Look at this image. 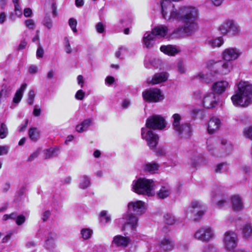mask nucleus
I'll return each instance as SVG.
<instances>
[{
  "mask_svg": "<svg viewBox=\"0 0 252 252\" xmlns=\"http://www.w3.org/2000/svg\"><path fill=\"white\" fill-rule=\"evenodd\" d=\"M199 16L198 9L191 5H183L180 7L179 21L184 25L175 32L180 31L187 35H191L198 29L197 21Z\"/></svg>",
  "mask_w": 252,
  "mask_h": 252,
  "instance_id": "1",
  "label": "nucleus"
},
{
  "mask_svg": "<svg viewBox=\"0 0 252 252\" xmlns=\"http://www.w3.org/2000/svg\"><path fill=\"white\" fill-rule=\"evenodd\" d=\"M231 99L236 107H248L252 103V85L245 81L239 82L238 89Z\"/></svg>",
  "mask_w": 252,
  "mask_h": 252,
  "instance_id": "2",
  "label": "nucleus"
},
{
  "mask_svg": "<svg viewBox=\"0 0 252 252\" xmlns=\"http://www.w3.org/2000/svg\"><path fill=\"white\" fill-rule=\"evenodd\" d=\"M133 190L139 194L149 196L155 195V184L153 180L140 178L132 182Z\"/></svg>",
  "mask_w": 252,
  "mask_h": 252,
  "instance_id": "3",
  "label": "nucleus"
},
{
  "mask_svg": "<svg viewBox=\"0 0 252 252\" xmlns=\"http://www.w3.org/2000/svg\"><path fill=\"white\" fill-rule=\"evenodd\" d=\"M233 66V63L231 62H228L224 60L217 62L211 60L207 63V67L210 70V73L212 76L216 74L227 75L230 72Z\"/></svg>",
  "mask_w": 252,
  "mask_h": 252,
  "instance_id": "4",
  "label": "nucleus"
},
{
  "mask_svg": "<svg viewBox=\"0 0 252 252\" xmlns=\"http://www.w3.org/2000/svg\"><path fill=\"white\" fill-rule=\"evenodd\" d=\"M211 202L219 209H223L229 203V197L226 194L225 189L222 186H216L211 191Z\"/></svg>",
  "mask_w": 252,
  "mask_h": 252,
  "instance_id": "5",
  "label": "nucleus"
},
{
  "mask_svg": "<svg viewBox=\"0 0 252 252\" xmlns=\"http://www.w3.org/2000/svg\"><path fill=\"white\" fill-rule=\"evenodd\" d=\"M172 126L173 129L181 137L189 138L192 134V129L189 123H182V117L179 114L172 115Z\"/></svg>",
  "mask_w": 252,
  "mask_h": 252,
  "instance_id": "6",
  "label": "nucleus"
},
{
  "mask_svg": "<svg viewBox=\"0 0 252 252\" xmlns=\"http://www.w3.org/2000/svg\"><path fill=\"white\" fill-rule=\"evenodd\" d=\"M160 7L163 18L170 22L179 21L180 7L177 8L170 0H161Z\"/></svg>",
  "mask_w": 252,
  "mask_h": 252,
  "instance_id": "7",
  "label": "nucleus"
},
{
  "mask_svg": "<svg viewBox=\"0 0 252 252\" xmlns=\"http://www.w3.org/2000/svg\"><path fill=\"white\" fill-rule=\"evenodd\" d=\"M138 219L131 214H126L122 218L117 219L115 222L118 225H122V230H126L129 227L132 231L136 230L137 226Z\"/></svg>",
  "mask_w": 252,
  "mask_h": 252,
  "instance_id": "8",
  "label": "nucleus"
},
{
  "mask_svg": "<svg viewBox=\"0 0 252 252\" xmlns=\"http://www.w3.org/2000/svg\"><path fill=\"white\" fill-rule=\"evenodd\" d=\"M215 232L210 226H203L197 229L193 234L194 239L202 242L207 243L214 239Z\"/></svg>",
  "mask_w": 252,
  "mask_h": 252,
  "instance_id": "9",
  "label": "nucleus"
},
{
  "mask_svg": "<svg viewBox=\"0 0 252 252\" xmlns=\"http://www.w3.org/2000/svg\"><path fill=\"white\" fill-rule=\"evenodd\" d=\"M143 99L149 102H157L164 99L161 91L157 88L146 90L142 93Z\"/></svg>",
  "mask_w": 252,
  "mask_h": 252,
  "instance_id": "10",
  "label": "nucleus"
},
{
  "mask_svg": "<svg viewBox=\"0 0 252 252\" xmlns=\"http://www.w3.org/2000/svg\"><path fill=\"white\" fill-rule=\"evenodd\" d=\"M203 205L199 201H194L191 203V207L187 210L186 214L187 216L194 220H198L204 214Z\"/></svg>",
  "mask_w": 252,
  "mask_h": 252,
  "instance_id": "11",
  "label": "nucleus"
},
{
  "mask_svg": "<svg viewBox=\"0 0 252 252\" xmlns=\"http://www.w3.org/2000/svg\"><path fill=\"white\" fill-rule=\"evenodd\" d=\"M141 135L142 138L147 141L148 145L151 149H153L156 148L159 139L157 134L146 127H143L141 129Z\"/></svg>",
  "mask_w": 252,
  "mask_h": 252,
  "instance_id": "12",
  "label": "nucleus"
},
{
  "mask_svg": "<svg viewBox=\"0 0 252 252\" xmlns=\"http://www.w3.org/2000/svg\"><path fill=\"white\" fill-rule=\"evenodd\" d=\"M146 126L147 128L163 129L166 126L165 119L160 116L153 115L147 119Z\"/></svg>",
  "mask_w": 252,
  "mask_h": 252,
  "instance_id": "13",
  "label": "nucleus"
},
{
  "mask_svg": "<svg viewBox=\"0 0 252 252\" xmlns=\"http://www.w3.org/2000/svg\"><path fill=\"white\" fill-rule=\"evenodd\" d=\"M238 238L236 233L227 231L224 234L223 243L224 248L227 251L233 250L237 245Z\"/></svg>",
  "mask_w": 252,
  "mask_h": 252,
  "instance_id": "14",
  "label": "nucleus"
},
{
  "mask_svg": "<svg viewBox=\"0 0 252 252\" xmlns=\"http://www.w3.org/2000/svg\"><path fill=\"white\" fill-rule=\"evenodd\" d=\"M233 150V145L225 139H221L220 146L216 153H211L213 156L218 157H225L231 154Z\"/></svg>",
  "mask_w": 252,
  "mask_h": 252,
  "instance_id": "15",
  "label": "nucleus"
},
{
  "mask_svg": "<svg viewBox=\"0 0 252 252\" xmlns=\"http://www.w3.org/2000/svg\"><path fill=\"white\" fill-rule=\"evenodd\" d=\"M218 103L219 98L214 93H208L203 96L202 105L205 108H214L218 105Z\"/></svg>",
  "mask_w": 252,
  "mask_h": 252,
  "instance_id": "16",
  "label": "nucleus"
},
{
  "mask_svg": "<svg viewBox=\"0 0 252 252\" xmlns=\"http://www.w3.org/2000/svg\"><path fill=\"white\" fill-rule=\"evenodd\" d=\"M241 54L240 51L236 48H228L222 53V59L228 62L234 61L238 58Z\"/></svg>",
  "mask_w": 252,
  "mask_h": 252,
  "instance_id": "17",
  "label": "nucleus"
},
{
  "mask_svg": "<svg viewBox=\"0 0 252 252\" xmlns=\"http://www.w3.org/2000/svg\"><path fill=\"white\" fill-rule=\"evenodd\" d=\"M229 87L230 85L228 82L220 80L213 84L212 90L215 94L220 95L224 93Z\"/></svg>",
  "mask_w": 252,
  "mask_h": 252,
  "instance_id": "18",
  "label": "nucleus"
},
{
  "mask_svg": "<svg viewBox=\"0 0 252 252\" xmlns=\"http://www.w3.org/2000/svg\"><path fill=\"white\" fill-rule=\"evenodd\" d=\"M128 209L136 215L143 214L146 210L144 202L142 201L130 202L128 204Z\"/></svg>",
  "mask_w": 252,
  "mask_h": 252,
  "instance_id": "19",
  "label": "nucleus"
},
{
  "mask_svg": "<svg viewBox=\"0 0 252 252\" xmlns=\"http://www.w3.org/2000/svg\"><path fill=\"white\" fill-rule=\"evenodd\" d=\"M222 126L221 120L218 117H211L208 122L207 130L209 134H213L218 131Z\"/></svg>",
  "mask_w": 252,
  "mask_h": 252,
  "instance_id": "20",
  "label": "nucleus"
},
{
  "mask_svg": "<svg viewBox=\"0 0 252 252\" xmlns=\"http://www.w3.org/2000/svg\"><path fill=\"white\" fill-rule=\"evenodd\" d=\"M168 78V74L165 72L157 73L154 75L153 78L148 79V83L152 85H156L165 82Z\"/></svg>",
  "mask_w": 252,
  "mask_h": 252,
  "instance_id": "21",
  "label": "nucleus"
},
{
  "mask_svg": "<svg viewBox=\"0 0 252 252\" xmlns=\"http://www.w3.org/2000/svg\"><path fill=\"white\" fill-rule=\"evenodd\" d=\"M174 242L168 238H164L159 242L158 248L161 251H169L174 248Z\"/></svg>",
  "mask_w": 252,
  "mask_h": 252,
  "instance_id": "22",
  "label": "nucleus"
},
{
  "mask_svg": "<svg viewBox=\"0 0 252 252\" xmlns=\"http://www.w3.org/2000/svg\"><path fill=\"white\" fill-rule=\"evenodd\" d=\"M157 38L156 36L151 31L146 32L143 36V42L144 46L146 48H150L152 47L155 41L156 38Z\"/></svg>",
  "mask_w": 252,
  "mask_h": 252,
  "instance_id": "23",
  "label": "nucleus"
},
{
  "mask_svg": "<svg viewBox=\"0 0 252 252\" xmlns=\"http://www.w3.org/2000/svg\"><path fill=\"white\" fill-rule=\"evenodd\" d=\"M232 207L235 212H238L244 208L243 203L240 196L238 195H234L231 197Z\"/></svg>",
  "mask_w": 252,
  "mask_h": 252,
  "instance_id": "24",
  "label": "nucleus"
},
{
  "mask_svg": "<svg viewBox=\"0 0 252 252\" xmlns=\"http://www.w3.org/2000/svg\"><path fill=\"white\" fill-rule=\"evenodd\" d=\"M152 31L157 38H160L167 35L168 28L165 25H160L155 27Z\"/></svg>",
  "mask_w": 252,
  "mask_h": 252,
  "instance_id": "25",
  "label": "nucleus"
},
{
  "mask_svg": "<svg viewBox=\"0 0 252 252\" xmlns=\"http://www.w3.org/2000/svg\"><path fill=\"white\" fill-rule=\"evenodd\" d=\"M129 239L128 237L121 235H117L113 238L112 244L116 247H126L129 243Z\"/></svg>",
  "mask_w": 252,
  "mask_h": 252,
  "instance_id": "26",
  "label": "nucleus"
},
{
  "mask_svg": "<svg viewBox=\"0 0 252 252\" xmlns=\"http://www.w3.org/2000/svg\"><path fill=\"white\" fill-rule=\"evenodd\" d=\"M172 192L171 188L168 184L161 186L157 192V195L160 199H164L169 196Z\"/></svg>",
  "mask_w": 252,
  "mask_h": 252,
  "instance_id": "27",
  "label": "nucleus"
},
{
  "mask_svg": "<svg viewBox=\"0 0 252 252\" xmlns=\"http://www.w3.org/2000/svg\"><path fill=\"white\" fill-rule=\"evenodd\" d=\"M160 50L162 52L169 56H175L180 51L176 47L171 45L161 46Z\"/></svg>",
  "mask_w": 252,
  "mask_h": 252,
  "instance_id": "28",
  "label": "nucleus"
},
{
  "mask_svg": "<svg viewBox=\"0 0 252 252\" xmlns=\"http://www.w3.org/2000/svg\"><path fill=\"white\" fill-rule=\"evenodd\" d=\"M93 122L92 119H87L84 120L80 124L76 126V130L79 133H82L87 131L89 127L92 125Z\"/></svg>",
  "mask_w": 252,
  "mask_h": 252,
  "instance_id": "29",
  "label": "nucleus"
},
{
  "mask_svg": "<svg viewBox=\"0 0 252 252\" xmlns=\"http://www.w3.org/2000/svg\"><path fill=\"white\" fill-rule=\"evenodd\" d=\"M27 86V84L24 83L21 85L20 88L16 91L13 99V103L18 104L20 102Z\"/></svg>",
  "mask_w": 252,
  "mask_h": 252,
  "instance_id": "30",
  "label": "nucleus"
},
{
  "mask_svg": "<svg viewBox=\"0 0 252 252\" xmlns=\"http://www.w3.org/2000/svg\"><path fill=\"white\" fill-rule=\"evenodd\" d=\"M241 32V28L240 26L232 20L231 26L229 28V31H228L227 35H229L231 37H234L238 36L240 34Z\"/></svg>",
  "mask_w": 252,
  "mask_h": 252,
  "instance_id": "31",
  "label": "nucleus"
},
{
  "mask_svg": "<svg viewBox=\"0 0 252 252\" xmlns=\"http://www.w3.org/2000/svg\"><path fill=\"white\" fill-rule=\"evenodd\" d=\"M232 21V20H225L222 22L218 28V30L223 35L227 34L228 31H229V28L231 26Z\"/></svg>",
  "mask_w": 252,
  "mask_h": 252,
  "instance_id": "32",
  "label": "nucleus"
},
{
  "mask_svg": "<svg viewBox=\"0 0 252 252\" xmlns=\"http://www.w3.org/2000/svg\"><path fill=\"white\" fill-rule=\"evenodd\" d=\"M91 184L90 178L85 175H82L80 178L79 188L81 189H86Z\"/></svg>",
  "mask_w": 252,
  "mask_h": 252,
  "instance_id": "33",
  "label": "nucleus"
},
{
  "mask_svg": "<svg viewBox=\"0 0 252 252\" xmlns=\"http://www.w3.org/2000/svg\"><path fill=\"white\" fill-rule=\"evenodd\" d=\"M204 162V159L200 155H195L190 158V164L194 168H196L199 165L202 164Z\"/></svg>",
  "mask_w": 252,
  "mask_h": 252,
  "instance_id": "34",
  "label": "nucleus"
},
{
  "mask_svg": "<svg viewBox=\"0 0 252 252\" xmlns=\"http://www.w3.org/2000/svg\"><path fill=\"white\" fill-rule=\"evenodd\" d=\"M159 167L158 164L156 162H148L145 165L144 170L147 172L153 174L158 171Z\"/></svg>",
  "mask_w": 252,
  "mask_h": 252,
  "instance_id": "35",
  "label": "nucleus"
},
{
  "mask_svg": "<svg viewBox=\"0 0 252 252\" xmlns=\"http://www.w3.org/2000/svg\"><path fill=\"white\" fill-rule=\"evenodd\" d=\"M223 43V39L220 37L216 39H210L208 41V44L212 48L220 47Z\"/></svg>",
  "mask_w": 252,
  "mask_h": 252,
  "instance_id": "36",
  "label": "nucleus"
},
{
  "mask_svg": "<svg viewBox=\"0 0 252 252\" xmlns=\"http://www.w3.org/2000/svg\"><path fill=\"white\" fill-rule=\"evenodd\" d=\"M29 135L31 139L36 141L39 137V132L35 127L31 128L29 131Z\"/></svg>",
  "mask_w": 252,
  "mask_h": 252,
  "instance_id": "37",
  "label": "nucleus"
},
{
  "mask_svg": "<svg viewBox=\"0 0 252 252\" xmlns=\"http://www.w3.org/2000/svg\"><path fill=\"white\" fill-rule=\"evenodd\" d=\"M57 149L56 148H50L44 151V158L48 159L57 156Z\"/></svg>",
  "mask_w": 252,
  "mask_h": 252,
  "instance_id": "38",
  "label": "nucleus"
},
{
  "mask_svg": "<svg viewBox=\"0 0 252 252\" xmlns=\"http://www.w3.org/2000/svg\"><path fill=\"white\" fill-rule=\"evenodd\" d=\"M228 169V166L227 164L225 162L221 163L218 164L215 169V173H223L226 172Z\"/></svg>",
  "mask_w": 252,
  "mask_h": 252,
  "instance_id": "39",
  "label": "nucleus"
},
{
  "mask_svg": "<svg viewBox=\"0 0 252 252\" xmlns=\"http://www.w3.org/2000/svg\"><path fill=\"white\" fill-rule=\"evenodd\" d=\"M100 221L103 224H106L111 221L110 216L108 215L106 211H102L100 213Z\"/></svg>",
  "mask_w": 252,
  "mask_h": 252,
  "instance_id": "40",
  "label": "nucleus"
},
{
  "mask_svg": "<svg viewBox=\"0 0 252 252\" xmlns=\"http://www.w3.org/2000/svg\"><path fill=\"white\" fill-rule=\"evenodd\" d=\"M42 24L48 30H51L53 26V21L49 15H46L42 21Z\"/></svg>",
  "mask_w": 252,
  "mask_h": 252,
  "instance_id": "41",
  "label": "nucleus"
},
{
  "mask_svg": "<svg viewBox=\"0 0 252 252\" xmlns=\"http://www.w3.org/2000/svg\"><path fill=\"white\" fill-rule=\"evenodd\" d=\"M164 221L168 225H173L175 223L176 220L174 216L172 214H166L164 216Z\"/></svg>",
  "mask_w": 252,
  "mask_h": 252,
  "instance_id": "42",
  "label": "nucleus"
},
{
  "mask_svg": "<svg viewBox=\"0 0 252 252\" xmlns=\"http://www.w3.org/2000/svg\"><path fill=\"white\" fill-rule=\"evenodd\" d=\"M92 233V230L89 228H83L81 231L82 237L85 240L89 239L91 237Z\"/></svg>",
  "mask_w": 252,
  "mask_h": 252,
  "instance_id": "43",
  "label": "nucleus"
},
{
  "mask_svg": "<svg viewBox=\"0 0 252 252\" xmlns=\"http://www.w3.org/2000/svg\"><path fill=\"white\" fill-rule=\"evenodd\" d=\"M8 133L7 126L4 123H1L0 126V138L3 139L5 138Z\"/></svg>",
  "mask_w": 252,
  "mask_h": 252,
  "instance_id": "44",
  "label": "nucleus"
},
{
  "mask_svg": "<svg viewBox=\"0 0 252 252\" xmlns=\"http://www.w3.org/2000/svg\"><path fill=\"white\" fill-rule=\"evenodd\" d=\"M243 233L246 237H250L252 234V227L249 224H246L243 228Z\"/></svg>",
  "mask_w": 252,
  "mask_h": 252,
  "instance_id": "45",
  "label": "nucleus"
},
{
  "mask_svg": "<svg viewBox=\"0 0 252 252\" xmlns=\"http://www.w3.org/2000/svg\"><path fill=\"white\" fill-rule=\"evenodd\" d=\"M243 133L245 137L252 140V126L245 128L243 129Z\"/></svg>",
  "mask_w": 252,
  "mask_h": 252,
  "instance_id": "46",
  "label": "nucleus"
},
{
  "mask_svg": "<svg viewBox=\"0 0 252 252\" xmlns=\"http://www.w3.org/2000/svg\"><path fill=\"white\" fill-rule=\"evenodd\" d=\"M35 96V91L33 90H30L29 92L27 99V102L29 105H31L33 104Z\"/></svg>",
  "mask_w": 252,
  "mask_h": 252,
  "instance_id": "47",
  "label": "nucleus"
},
{
  "mask_svg": "<svg viewBox=\"0 0 252 252\" xmlns=\"http://www.w3.org/2000/svg\"><path fill=\"white\" fill-rule=\"evenodd\" d=\"M202 252H219V251L216 247L209 244L203 248Z\"/></svg>",
  "mask_w": 252,
  "mask_h": 252,
  "instance_id": "48",
  "label": "nucleus"
},
{
  "mask_svg": "<svg viewBox=\"0 0 252 252\" xmlns=\"http://www.w3.org/2000/svg\"><path fill=\"white\" fill-rule=\"evenodd\" d=\"M69 25L71 29H72V31L74 32H77V29H76V26H77V21L76 19L72 18H70L69 20Z\"/></svg>",
  "mask_w": 252,
  "mask_h": 252,
  "instance_id": "49",
  "label": "nucleus"
},
{
  "mask_svg": "<svg viewBox=\"0 0 252 252\" xmlns=\"http://www.w3.org/2000/svg\"><path fill=\"white\" fill-rule=\"evenodd\" d=\"M45 247L47 249L52 250L55 247L54 240L50 239H46L45 240Z\"/></svg>",
  "mask_w": 252,
  "mask_h": 252,
  "instance_id": "50",
  "label": "nucleus"
},
{
  "mask_svg": "<svg viewBox=\"0 0 252 252\" xmlns=\"http://www.w3.org/2000/svg\"><path fill=\"white\" fill-rule=\"evenodd\" d=\"M208 74L205 75L203 72H199L197 75V77L206 83H209L211 79L209 80L208 79Z\"/></svg>",
  "mask_w": 252,
  "mask_h": 252,
  "instance_id": "51",
  "label": "nucleus"
},
{
  "mask_svg": "<svg viewBox=\"0 0 252 252\" xmlns=\"http://www.w3.org/2000/svg\"><path fill=\"white\" fill-rule=\"evenodd\" d=\"M40 149H37L35 151L32 153L28 158V161L31 162L33 161L35 158H36L39 154Z\"/></svg>",
  "mask_w": 252,
  "mask_h": 252,
  "instance_id": "52",
  "label": "nucleus"
},
{
  "mask_svg": "<svg viewBox=\"0 0 252 252\" xmlns=\"http://www.w3.org/2000/svg\"><path fill=\"white\" fill-rule=\"evenodd\" d=\"M26 220L25 217L22 215L17 216L16 219V223L18 225L23 224Z\"/></svg>",
  "mask_w": 252,
  "mask_h": 252,
  "instance_id": "53",
  "label": "nucleus"
},
{
  "mask_svg": "<svg viewBox=\"0 0 252 252\" xmlns=\"http://www.w3.org/2000/svg\"><path fill=\"white\" fill-rule=\"evenodd\" d=\"M64 41L65 44V51L67 53L69 54L72 52V49L69 43V39L67 37H65L64 38Z\"/></svg>",
  "mask_w": 252,
  "mask_h": 252,
  "instance_id": "54",
  "label": "nucleus"
},
{
  "mask_svg": "<svg viewBox=\"0 0 252 252\" xmlns=\"http://www.w3.org/2000/svg\"><path fill=\"white\" fill-rule=\"evenodd\" d=\"M26 26L30 29L33 30L35 28V24L32 19H28L25 21Z\"/></svg>",
  "mask_w": 252,
  "mask_h": 252,
  "instance_id": "55",
  "label": "nucleus"
},
{
  "mask_svg": "<svg viewBox=\"0 0 252 252\" xmlns=\"http://www.w3.org/2000/svg\"><path fill=\"white\" fill-rule=\"evenodd\" d=\"M85 96V92L82 90H78L76 94L75 98L78 100H83Z\"/></svg>",
  "mask_w": 252,
  "mask_h": 252,
  "instance_id": "56",
  "label": "nucleus"
},
{
  "mask_svg": "<svg viewBox=\"0 0 252 252\" xmlns=\"http://www.w3.org/2000/svg\"><path fill=\"white\" fill-rule=\"evenodd\" d=\"M17 215L16 213H13L10 215L5 214L3 216V220H6L8 219H13L16 220Z\"/></svg>",
  "mask_w": 252,
  "mask_h": 252,
  "instance_id": "57",
  "label": "nucleus"
},
{
  "mask_svg": "<svg viewBox=\"0 0 252 252\" xmlns=\"http://www.w3.org/2000/svg\"><path fill=\"white\" fill-rule=\"evenodd\" d=\"M9 147L7 146H0V156L6 155L8 153Z\"/></svg>",
  "mask_w": 252,
  "mask_h": 252,
  "instance_id": "58",
  "label": "nucleus"
},
{
  "mask_svg": "<svg viewBox=\"0 0 252 252\" xmlns=\"http://www.w3.org/2000/svg\"><path fill=\"white\" fill-rule=\"evenodd\" d=\"M178 70L181 73H184L185 72L186 70L185 66L182 62H179L177 64Z\"/></svg>",
  "mask_w": 252,
  "mask_h": 252,
  "instance_id": "59",
  "label": "nucleus"
},
{
  "mask_svg": "<svg viewBox=\"0 0 252 252\" xmlns=\"http://www.w3.org/2000/svg\"><path fill=\"white\" fill-rule=\"evenodd\" d=\"M95 28L96 31L100 33H102L104 31L103 25L101 22H99L97 24V25L95 26Z\"/></svg>",
  "mask_w": 252,
  "mask_h": 252,
  "instance_id": "60",
  "label": "nucleus"
},
{
  "mask_svg": "<svg viewBox=\"0 0 252 252\" xmlns=\"http://www.w3.org/2000/svg\"><path fill=\"white\" fill-rule=\"evenodd\" d=\"M51 215V213L49 211H44L41 216V219L43 221H46Z\"/></svg>",
  "mask_w": 252,
  "mask_h": 252,
  "instance_id": "61",
  "label": "nucleus"
},
{
  "mask_svg": "<svg viewBox=\"0 0 252 252\" xmlns=\"http://www.w3.org/2000/svg\"><path fill=\"white\" fill-rule=\"evenodd\" d=\"M44 54V50L43 48L39 45L36 51V56L38 58H42Z\"/></svg>",
  "mask_w": 252,
  "mask_h": 252,
  "instance_id": "62",
  "label": "nucleus"
},
{
  "mask_svg": "<svg viewBox=\"0 0 252 252\" xmlns=\"http://www.w3.org/2000/svg\"><path fill=\"white\" fill-rule=\"evenodd\" d=\"M130 105V101L128 99H125L122 103V107L123 109H127Z\"/></svg>",
  "mask_w": 252,
  "mask_h": 252,
  "instance_id": "63",
  "label": "nucleus"
},
{
  "mask_svg": "<svg viewBox=\"0 0 252 252\" xmlns=\"http://www.w3.org/2000/svg\"><path fill=\"white\" fill-rule=\"evenodd\" d=\"M15 11L16 14L17 16H20L22 15V10L20 8L19 3L15 4Z\"/></svg>",
  "mask_w": 252,
  "mask_h": 252,
  "instance_id": "64",
  "label": "nucleus"
}]
</instances>
